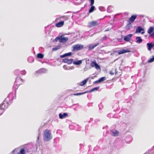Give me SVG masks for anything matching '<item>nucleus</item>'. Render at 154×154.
I'll return each instance as SVG.
<instances>
[{
	"instance_id": "1",
	"label": "nucleus",
	"mask_w": 154,
	"mask_h": 154,
	"mask_svg": "<svg viewBox=\"0 0 154 154\" xmlns=\"http://www.w3.org/2000/svg\"><path fill=\"white\" fill-rule=\"evenodd\" d=\"M10 95L13 96V94H10L8 98H5L3 102L0 105V109H1L5 110L8 108L9 105V103L8 102V100L7 99Z\"/></svg>"
},
{
	"instance_id": "2",
	"label": "nucleus",
	"mask_w": 154,
	"mask_h": 154,
	"mask_svg": "<svg viewBox=\"0 0 154 154\" xmlns=\"http://www.w3.org/2000/svg\"><path fill=\"white\" fill-rule=\"evenodd\" d=\"M43 137L44 140L46 141H48L51 139L52 136L50 130L46 129L44 132Z\"/></svg>"
},
{
	"instance_id": "3",
	"label": "nucleus",
	"mask_w": 154,
	"mask_h": 154,
	"mask_svg": "<svg viewBox=\"0 0 154 154\" xmlns=\"http://www.w3.org/2000/svg\"><path fill=\"white\" fill-rule=\"evenodd\" d=\"M84 46L81 44H76L73 45L72 46V51H78L82 49Z\"/></svg>"
},
{
	"instance_id": "4",
	"label": "nucleus",
	"mask_w": 154,
	"mask_h": 154,
	"mask_svg": "<svg viewBox=\"0 0 154 154\" xmlns=\"http://www.w3.org/2000/svg\"><path fill=\"white\" fill-rule=\"evenodd\" d=\"M100 22L98 21H93L89 22L88 24V27H91L97 26L99 25Z\"/></svg>"
},
{
	"instance_id": "5",
	"label": "nucleus",
	"mask_w": 154,
	"mask_h": 154,
	"mask_svg": "<svg viewBox=\"0 0 154 154\" xmlns=\"http://www.w3.org/2000/svg\"><path fill=\"white\" fill-rule=\"evenodd\" d=\"M91 65L92 67H94L97 69H101L100 66L96 63L95 61H92L91 63Z\"/></svg>"
},
{
	"instance_id": "6",
	"label": "nucleus",
	"mask_w": 154,
	"mask_h": 154,
	"mask_svg": "<svg viewBox=\"0 0 154 154\" xmlns=\"http://www.w3.org/2000/svg\"><path fill=\"white\" fill-rule=\"evenodd\" d=\"M73 59H69L67 58H65L63 60V62L64 63H67L68 64H71L73 62Z\"/></svg>"
},
{
	"instance_id": "7",
	"label": "nucleus",
	"mask_w": 154,
	"mask_h": 154,
	"mask_svg": "<svg viewBox=\"0 0 154 154\" xmlns=\"http://www.w3.org/2000/svg\"><path fill=\"white\" fill-rule=\"evenodd\" d=\"M130 52L131 51L128 49L127 50L122 49L121 50L117 51V52L119 54H121L126 53Z\"/></svg>"
},
{
	"instance_id": "8",
	"label": "nucleus",
	"mask_w": 154,
	"mask_h": 154,
	"mask_svg": "<svg viewBox=\"0 0 154 154\" xmlns=\"http://www.w3.org/2000/svg\"><path fill=\"white\" fill-rule=\"evenodd\" d=\"M144 31V29H143L140 26H139L137 27L136 29V33H140L141 31H143L141 33L142 34H143L145 32Z\"/></svg>"
},
{
	"instance_id": "9",
	"label": "nucleus",
	"mask_w": 154,
	"mask_h": 154,
	"mask_svg": "<svg viewBox=\"0 0 154 154\" xmlns=\"http://www.w3.org/2000/svg\"><path fill=\"white\" fill-rule=\"evenodd\" d=\"M59 41L60 42L64 43L66 42L68 40L67 37H60L58 38Z\"/></svg>"
},
{
	"instance_id": "10",
	"label": "nucleus",
	"mask_w": 154,
	"mask_h": 154,
	"mask_svg": "<svg viewBox=\"0 0 154 154\" xmlns=\"http://www.w3.org/2000/svg\"><path fill=\"white\" fill-rule=\"evenodd\" d=\"M137 17V16L136 15H134L131 16V17L129 19V22L133 23L135 20L136 19Z\"/></svg>"
},
{
	"instance_id": "11",
	"label": "nucleus",
	"mask_w": 154,
	"mask_h": 154,
	"mask_svg": "<svg viewBox=\"0 0 154 154\" xmlns=\"http://www.w3.org/2000/svg\"><path fill=\"white\" fill-rule=\"evenodd\" d=\"M106 80V78L105 77H103L100 78L99 80L96 81L94 82V83L97 84L99 83L102 82Z\"/></svg>"
},
{
	"instance_id": "12",
	"label": "nucleus",
	"mask_w": 154,
	"mask_h": 154,
	"mask_svg": "<svg viewBox=\"0 0 154 154\" xmlns=\"http://www.w3.org/2000/svg\"><path fill=\"white\" fill-rule=\"evenodd\" d=\"M64 24V21H61L56 24L55 26L57 27H60L63 26Z\"/></svg>"
},
{
	"instance_id": "13",
	"label": "nucleus",
	"mask_w": 154,
	"mask_h": 154,
	"mask_svg": "<svg viewBox=\"0 0 154 154\" xmlns=\"http://www.w3.org/2000/svg\"><path fill=\"white\" fill-rule=\"evenodd\" d=\"M132 35V34H129L126 35L125 37L124 38V40L127 42L129 41Z\"/></svg>"
},
{
	"instance_id": "14",
	"label": "nucleus",
	"mask_w": 154,
	"mask_h": 154,
	"mask_svg": "<svg viewBox=\"0 0 154 154\" xmlns=\"http://www.w3.org/2000/svg\"><path fill=\"white\" fill-rule=\"evenodd\" d=\"M147 45L148 47V49L149 51L151 50L152 48L154 46V43H147Z\"/></svg>"
},
{
	"instance_id": "15",
	"label": "nucleus",
	"mask_w": 154,
	"mask_h": 154,
	"mask_svg": "<svg viewBox=\"0 0 154 154\" xmlns=\"http://www.w3.org/2000/svg\"><path fill=\"white\" fill-rule=\"evenodd\" d=\"M68 116V114L67 113H64L63 114L60 113L59 114V118L60 119H63L64 118Z\"/></svg>"
},
{
	"instance_id": "16",
	"label": "nucleus",
	"mask_w": 154,
	"mask_h": 154,
	"mask_svg": "<svg viewBox=\"0 0 154 154\" xmlns=\"http://www.w3.org/2000/svg\"><path fill=\"white\" fill-rule=\"evenodd\" d=\"M132 25L131 23V22L130 23V22H129L128 23L126 26L125 28L126 29H129L132 28Z\"/></svg>"
},
{
	"instance_id": "17",
	"label": "nucleus",
	"mask_w": 154,
	"mask_h": 154,
	"mask_svg": "<svg viewBox=\"0 0 154 154\" xmlns=\"http://www.w3.org/2000/svg\"><path fill=\"white\" fill-rule=\"evenodd\" d=\"M88 78H86L85 79L83 80V81H82L81 82H80V85L82 86L84 85H85L88 81Z\"/></svg>"
},
{
	"instance_id": "18",
	"label": "nucleus",
	"mask_w": 154,
	"mask_h": 154,
	"mask_svg": "<svg viewBox=\"0 0 154 154\" xmlns=\"http://www.w3.org/2000/svg\"><path fill=\"white\" fill-rule=\"evenodd\" d=\"M154 31V27H150L148 30L147 32L148 33L150 34Z\"/></svg>"
},
{
	"instance_id": "19",
	"label": "nucleus",
	"mask_w": 154,
	"mask_h": 154,
	"mask_svg": "<svg viewBox=\"0 0 154 154\" xmlns=\"http://www.w3.org/2000/svg\"><path fill=\"white\" fill-rule=\"evenodd\" d=\"M136 38L137 40L136 42L137 43H140L142 42V39L140 37H137Z\"/></svg>"
},
{
	"instance_id": "20",
	"label": "nucleus",
	"mask_w": 154,
	"mask_h": 154,
	"mask_svg": "<svg viewBox=\"0 0 154 154\" xmlns=\"http://www.w3.org/2000/svg\"><path fill=\"white\" fill-rule=\"evenodd\" d=\"M73 63L75 65H80L82 63V60H77L76 61L73 62Z\"/></svg>"
},
{
	"instance_id": "21",
	"label": "nucleus",
	"mask_w": 154,
	"mask_h": 154,
	"mask_svg": "<svg viewBox=\"0 0 154 154\" xmlns=\"http://www.w3.org/2000/svg\"><path fill=\"white\" fill-rule=\"evenodd\" d=\"M18 154H26L25 150L24 148H21Z\"/></svg>"
},
{
	"instance_id": "22",
	"label": "nucleus",
	"mask_w": 154,
	"mask_h": 154,
	"mask_svg": "<svg viewBox=\"0 0 154 154\" xmlns=\"http://www.w3.org/2000/svg\"><path fill=\"white\" fill-rule=\"evenodd\" d=\"M91 6V7L88 11L89 13H91L93 12L94 11L95 8V7L94 6L92 5Z\"/></svg>"
},
{
	"instance_id": "23",
	"label": "nucleus",
	"mask_w": 154,
	"mask_h": 154,
	"mask_svg": "<svg viewBox=\"0 0 154 154\" xmlns=\"http://www.w3.org/2000/svg\"><path fill=\"white\" fill-rule=\"evenodd\" d=\"M44 57V55L41 53H38L37 54V57L38 58L42 59Z\"/></svg>"
},
{
	"instance_id": "24",
	"label": "nucleus",
	"mask_w": 154,
	"mask_h": 154,
	"mask_svg": "<svg viewBox=\"0 0 154 154\" xmlns=\"http://www.w3.org/2000/svg\"><path fill=\"white\" fill-rule=\"evenodd\" d=\"M88 91H86V92H84L81 93H75V94H73V95L74 96H77V95L83 94H85L87 93H88Z\"/></svg>"
},
{
	"instance_id": "25",
	"label": "nucleus",
	"mask_w": 154,
	"mask_h": 154,
	"mask_svg": "<svg viewBox=\"0 0 154 154\" xmlns=\"http://www.w3.org/2000/svg\"><path fill=\"white\" fill-rule=\"evenodd\" d=\"M99 44V43H97L96 44L93 45H92L89 47V49L92 50L95 47L97 46Z\"/></svg>"
},
{
	"instance_id": "26",
	"label": "nucleus",
	"mask_w": 154,
	"mask_h": 154,
	"mask_svg": "<svg viewBox=\"0 0 154 154\" xmlns=\"http://www.w3.org/2000/svg\"><path fill=\"white\" fill-rule=\"evenodd\" d=\"M61 48V47L60 46H57L55 48H53L52 49V50L53 51H56L59 49H60Z\"/></svg>"
},
{
	"instance_id": "27",
	"label": "nucleus",
	"mask_w": 154,
	"mask_h": 154,
	"mask_svg": "<svg viewBox=\"0 0 154 154\" xmlns=\"http://www.w3.org/2000/svg\"><path fill=\"white\" fill-rule=\"evenodd\" d=\"M99 88L98 87H95V88H93V89H91V90H90L89 91H88V92L91 93V92H92L94 91L95 90H97L99 89Z\"/></svg>"
},
{
	"instance_id": "28",
	"label": "nucleus",
	"mask_w": 154,
	"mask_h": 154,
	"mask_svg": "<svg viewBox=\"0 0 154 154\" xmlns=\"http://www.w3.org/2000/svg\"><path fill=\"white\" fill-rule=\"evenodd\" d=\"M154 61V56H153L152 58L149 59L148 61V62L150 63Z\"/></svg>"
},
{
	"instance_id": "29",
	"label": "nucleus",
	"mask_w": 154,
	"mask_h": 154,
	"mask_svg": "<svg viewBox=\"0 0 154 154\" xmlns=\"http://www.w3.org/2000/svg\"><path fill=\"white\" fill-rule=\"evenodd\" d=\"M113 135L114 136H117L119 134V132L117 131H116L115 132H113Z\"/></svg>"
},
{
	"instance_id": "30",
	"label": "nucleus",
	"mask_w": 154,
	"mask_h": 154,
	"mask_svg": "<svg viewBox=\"0 0 154 154\" xmlns=\"http://www.w3.org/2000/svg\"><path fill=\"white\" fill-rule=\"evenodd\" d=\"M26 72L25 70L22 71L20 72V74L22 75H24L26 74Z\"/></svg>"
},
{
	"instance_id": "31",
	"label": "nucleus",
	"mask_w": 154,
	"mask_h": 154,
	"mask_svg": "<svg viewBox=\"0 0 154 154\" xmlns=\"http://www.w3.org/2000/svg\"><path fill=\"white\" fill-rule=\"evenodd\" d=\"M72 54V53L71 52L65 54L66 57L67 56H70Z\"/></svg>"
},
{
	"instance_id": "32",
	"label": "nucleus",
	"mask_w": 154,
	"mask_h": 154,
	"mask_svg": "<svg viewBox=\"0 0 154 154\" xmlns=\"http://www.w3.org/2000/svg\"><path fill=\"white\" fill-rule=\"evenodd\" d=\"M90 2H91L90 5L91 6L93 5V4H94V0H90Z\"/></svg>"
},
{
	"instance_id": "33",
	"label": "nucleus",
	"mask_w": 154,
	"mask_h": 154,
	"mask_svg": "<svg viewBox=\"0 0 154 154\" xmlns=\"http://www.w3.org/2000/svg\"><path fill=\"white\" fill-rule=\"evenodd\" d=\"M149 36L152 38H154V33H152L150 34Z\"/></svg>"
},
{
	"instance_id": "34",
	"label": "nucleus",
	"mask_w": 154,
	"mask_h": 154,
	"mask_svg": "<svg viewBox=\"0 0 154 154\" xmlns=\"http://www.w3.org/2000/svg\"><path fill=\"white\" fill-rule=\"evenodd\" d=\"M66 57V55H65V54H63V55H61L60 56V57L61 58H63L64 57Z\"/></svg>"
},
{
	"instance_id": "35",
	"label": "nucleus",
	"mask_w": 154,
	"mask_h": 154,
	"mask_svg": "<svg viewBox=\"0 0 154 154\" xmlns=\"http://www.w3.org/2000/svg\"><path fill=\"white\" fill-rule=\"evenodd\" d=\"M106 36H104V37L102 39H103V40H106Z\"/></svg>"
},
{
	"instance_id": "36",
	"label": "nucleus",
	"mask_w": 154,
	"mask_h": 154,
	"mask_svg": "<svg viewBox=\"0 0 154 154\" xmlns=\"http://www.w3.org/2000/svg\"><path fill=\"white\" fill-rule=\"evenodd\" d=\"M109 28H108V29H106L104 31H105V32H107V31H109Z\"/></svg>"
},
{
	"instance_id": "37",
	"label": "nucleus",
	"mask_w": 154,
	"mask_h": 154,
	"mask_svg": "<svg viewBox=\"0 0 154 154\" xmlns=\"http://www.w3.org/2000/svg\"><path fill=\"white\" fill-rule=\"evenodd\" d=\"M110 74H111L112 75H113L114 73H111V71H110Z\"/></svg>"
},
{
	"instance_id": "38",
	"label": "nucleus",
	"mask_w": 154,
	"mask_h": 154,
	"mask_svg": "<svg viewBox=\"0 0 154 154\" xmlns=\"http://www.w3.org/2000/svg\"><path fill=\"white\" fill-rule=\"evenodd\" d=\"M13 99V98L12 97L11 98V99L12 100Z\"/></svg>"
}]
</instances>
